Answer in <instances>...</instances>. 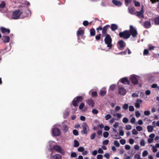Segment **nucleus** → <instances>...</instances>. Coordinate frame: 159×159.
Here are the masks:
<instances>
[{
	"label": "nucleus",
	"mask_w": 159,
	"mask_h": 159,
	"mask_svg": "<svg viewBox=\"0 0 159 159\" xmlns=\"http://www.w3.org/2000/svg\"><path fill=\"white\" fill-rule=\"evenodd\" d=\"M104 39V42L107 45V47H109L110 49L112 47L111 43L112 39L110 34H107L105 36Z\"/></svg>",
	"instance_id": "1"
},
{
	"label": "nucleus",
	"mask_w": 159,
	"mask_h": 159,
	"mask_svg": "<svg viewBox=\"0 0 159 159\" xmlns=\"http://www.w3.org/2000/svg\"><path fill=\"white\" fill-rule=\"evenodd\" d=\"M128 30L130 36L131 35L133 38H135L137 37L138 33L137 29L136 28H134L132 25H130L129 30Z\"/></svg>",
	"instance_id": "2"
},
{
	"label": "nucleus",
	"mask_w": 159,
	"mask_h": 159,
	"mask_svg": "<svg viewBox=\"0 0 159 159\" xmlns=\"http://www.w3.org/2000/svg\"><path fill=\"white\" fill-rule=\"evenodd\" d=\"M128 30H125L119 33V35L121 38L124 39H127L130 37V35Z\"/></svg>",
	"instance_id": "3"
},
{
	"label": "nucleus",
	"mask_w": 159,
	"mask_h": 159,
	"mask_svg": "<svg viewBox=\"0 0 159 159\" xmlns=\"http://www.w3.org/2000/svg\"><path fill=\"white\" fill-rule=\"evenodd\" d=\"M22 13V11H20V10H15L12 13V18L14 19H17L20 17Z\"/></svg>",
	"instance_id": "4"
},
{
	"label": "nucleus",
	"mask_w": 159,
	"mask_h": 159,
	"mask_svg": "<svg viewBox=\"0 0 159 159\" xmlns=\"http://www.w3.org/2000/svg\"><path fill=\"white\" fill-rule=\"evenodd\" d=\"M82 126L83 130L81 131V133L83 134H87L88 131L89 130V126L86 122H83L82 124Z\"/></svg>",
	"instance_id": "5"
},
{
	"label": "nucleus",
	"mask_w": 159,
	"mask_h": 159,
	"mask_svg": "<svg viewBox=\"0 0 159 159\" xmlns=\"http://www.w3.org/2000/svg\"><path fill=\"white\" fill-rule=\"evenodd\" d=\"M143 7V5H142L141 10L140 11H137L135 12L134 15H135L139 18H143L144 17Z\"/></svg>",
	"instance_id": "6"
},
{
	"label": "nucleus",
	"mask_w": 159,
	"mask_h": 159,
	"mask_svg": "<svg viewBox=\"0 0 159 159\" xmlns=\"http://www.w3.org/2000/svg\"><path fill=\"white\" fill-rule=\"evenodd\" d=\"M110 27V25H107L105 26L103 28H102V33L103 37H105L106 35L108 34H107V32L108 29Z\"/></svg>",
	"instance_id": "7"
},
{
	"label": "nucleus",
	"mask_w": 159,
	"mask_h": 159,
	"mask_svg": "<svg viewBox=\"0 0 159 159\" xmlns=\"http://www.w3.org/2000/svg\"><path fill=\"white\" fill-rule=\"evenodd\" d=\"M53 149L62 154L65 153L64 151L62 149L60 146L56 145L53 146Z\"/></svg>",
	"instance_id": "8"
},
{
	"label": "nucleus",
	"mask_w": 159,
	"mask_h": 159,
	"mask_svg": "<svg viewBox=\"0 0 159 159\" xmlns=\"http://www.w3.org/2000/svg\"><path fill=\"white\" fill-rule=\"evenodd\" d=\"M52 133L54 136H58L61 134L60 130L57 128H55L53 129H52Z\"/></svg>",
	"instance_id": "9"
},
{
	"label": "nucleus",
	"mask_w": 159,
	"mask_h": 159,
	"mask_svg": "<svg viewBox=\"0 0 159 159\" xmlns=\"http://www.w3.org/2000/svg\"><path fill=\"white\" fill-rule=\"evenodd\" d=\"M131 83L134 85H136L138 84L139 81L136 76L134 75L131 76L130 78Z\"/></svg>",
	"instance_id": "10"
},
{
	"label": "nucleus",
	"mask_w": 159,
	"mask_h": 159,
	"mask_svg": "<svg viewBox=\"0 0 159 159\" xmlns=\"http://www.w3.org/2000/svg\"><path fill=\"white\" fill-rule=\"evenodd\" d=\"M62 130L65 132H67L69 129L68 126V123L65 122H64L62 123Z\"/></svg>",
	"instance_id": "11"
},
{
	"label": "nucleus",
	"mask_w": 159,
	"mask_h": 159,
	"mask_svg": "<svg viewBox=\"0 0 159 159\" xmlns=\"http://www.w3.org/2000/svg\"><path fill=\"white\" fill-rule=\"evenodd\" d=\"M118 43L120 46L119 49L120 50H123L126 45L125 43L122 40L119 41Z\"/></svg>",
	"instance_id": "12"
},
{
	"label": "nucleus",
	"mask_w": 159,
	"mask_h": 159,
	"mask_svg": "<svg viewBox=\"0 0 159 159\" xmlns=\"http://www.w3.org/2000/svg\"><path fill=\"white\" fill-rule=\"evenodd\" d=\"M150 19L149 20L145 21L143 23V27L146 29H148L151 26V24L150 21Z\"/></svg>",
	"instance_id": "13"
},
{
	"label": "nucleus",
	"mask_w": 159,
	"mask_h": 159,
	"mask_svg": "<svg viewBox=\"0 0 159 159\" xmlns=\"http://www.w3.org/2000/svg\"><path fill=\"white\" fill-rule=\"evenodd\" d=\"M86 102L89 106L92 107H93L95 105V102L91 98L87 100Z\"/></svg>",
	"instance_id": "14"
},
{
	"label": "nucleus",
	"mask_w": 159,
	"mask_h": 159,
	"mask_svg": "<svg viewBox=\"0 0 159 159\" xmlns=\"http://www.w3.org/2000/svg\"><path fill=\"white\" fill-rule=\"evenodd\" d=\"M118 92L120 95H125L126 93V90L124 88L121 87L119 89Z\"/></svg>",
	"instance_id": "15"
},
{
	"label": "nucleus",
	"mask_w": 159,
	"mask_h": 159,
	"mask_svg": "<svg viewBox=\"0 0 159 159\" xmlns=\"http://www.w3.org/2000/svg\"><path fill=\"white\" fill-rule=\"evenodd\" d=\"M84 33V30L82 28H80L77 32V36L78 37H79V36H82Z\"/></svg>",
	"instance_id": "16"
},
{
	"label": "nucleus",
	"mask_w": 159,
	"mask_h": 159,
	"mask_svg": "<svg viewBox=\"0 0 159 159\" xmlns=\"http://www.w3.org/2000/svg\"><path fill=\"white\" fill-rule=\"evenodd\" d=\"M121 82L123 84L125 85H129L130 84V81L129 80H128L127 78V77L123 78L121 79Z\"/></svg>",
	"instance_id": "17"
},
{
	"label": "nucleus",
	"mask_w": 159,
	"mask_h": 159,
	"mask_svg": "<svg viewBox=\"0 0 159 159\" xmlns=\"http://www.w3.org/2000/svg\"><path fill=\"white\" fill-rule=\"evenodd\" d=\"M0 30L1 32L5 34L6 33H7L9 34L10 33V30L8 29H6L4 27H1L0 28Z\"/></svg>",
	"instance_id": "18"
},
{
	"label": "nucleus",
	"mask_w": 159,
	"mask_h": 159,
	"mask_svg": "<svg viewBox=\"0 0 159 159\" xmlns=\"http://www.w3.org/2000/svg\"><path fill=\"white\" fill-rule=\"evenodd\" d=\"M2 40L4 43H8L10 40V38L8 36L4 35L3 36Z\"/></svg>",
	"instance_id": "19"
},
{
	"label": "nucleus",
	"mask_w": 159,
	"mask_h": 159,
	"mask_svg": "<svg viewBox=\"0 0 159 159\" xmlns=\"http://www.w3.org/2000/svg\"><path fill=\"white\" fill-rule=\"evenodd\" d=\"M129 12L131 14L134 15L135 8L134 7H130L128 8Z\"/></svg>",
	"instance_id": "20"
},
{
	"label": "nucleus",
	"mask_w": 159,
	"mask_h": 159,
	"mask_svg": "<svg viewBox=\"0 0 159 159\" xmlns=\"http://www.w3.org/2000/svg\"><path fill=\"white\" fill-rule=\"evenodd\" d=\"M112 2L114 4L118 6H120L122 4V3L120 1L116 0H112Z\"/></svg>",
	"instance_id": "21"
},
{
	"label": "nucleus",
	"mask_w": 159,
	"mask_h": 159,
	"mask_svg": "<svg viewBox=\"0 0 159 159\" xmlns=\"http://www.w3.org/2000/svg\"><path fill=\"white\" fill-rule=\"evenodd\" d=\"M111 30L112 31H114L117 30L118 28V27L116 25L114 24H113L111 25Z\"/></svg>",
	"instance_id": "22"
},
{
	"label": "nucleus",
	"mask_w": 159,
	"mask_h": 159,
	"mask_svg": "<svg viewBox=\"0 0 159 159\" xmlns=\"http://www.w3.org/2000/svg\"><path fill=\"white\" fill-rule=\"evenodd\" d=\"M90 35L91 36H94L95 35L96 31L94 28H92L90 30Z\"/></svg>",
	"instance_id": "23"
},
{
	"label": "nucleus",
	"mask_w": 159,
	"mask_h": 159,
	"mask_svg": "<svg viewBox=\"0 0 159 159\" xmlns=\"http://www.w3.org/2000/svg\"><path fill=\"white\" fill-rule=\"evenodd\" d=\"M53 158L54 159H62L61 156L59 154H56L54 155Z\"/></svg>",
	"instance_id": "24"
},
{
	"label": "nucleus",
	"mask_w": 159,
	"mask_h": 159,
	"mask_svg": "<svg viewBox=\"0 0 159 159\" xmlns=\"http://www.w3.org/2000/svg\"><path fill=\"white\" fill-rule=\"evenodd\" d=\"M154 21L156 25H159V16L156 17L154 19Z\"/></svg>",
	"instance_id": "25"
},
{
	"label": "nucleus",
	"mask_w": 159,
	"mask_h": 159,
	"mask_svg": "<svg viewBox=\"0 0 159 159\" xmlns=\"http://www.w3.org/2000/svg\"><path fill=\"white\" fill-rule=\"evenodd\" d=\"M113 115L114 116H117V118L116 119H115L116 120H119L122 117L121 114L119 113H117L116 114H114Z\"/></svg>",
	"instance_id": "26"
},
{
	"label": "nucleus",
	"mask_w": 159,
	"mask_h": 159,
	"mask_svg": "<svg viewBox=\"0 0 159 159\" xmlns=\"http://www.w3.org/2000/svg\"><path fill=\"white\" fill-rule=\"evenodd\" d=\"M148 131L149 132H151L153 129V127L152 126L148 125L147 127Z\"/></svg>",
	"instance_id": "27"
},
{
	"label": "nucleus",
	"mask_w": 159,
	"mask_h": 159,
	"mask_svg": "<svg viewBox=\"0 0 159 159\" xmlns=\"http://www.w3.org/2000/svg\"><path fill=\"white\" fill-rule=\"evenodd\" d=\"M83 98L81 96H77L76 98V99H75V100H76L77 102H78V103H79L80 102H81L83 100Z\"/></svg>",
	"instance_id": "28"
},
{
	"label": "nucleus",
	"mask_w": 159,
	"mask_h": 159,
	"mask_svg": "<svg viewBox=\"0 0 159 159\" xmlns=\"http://www.w3.org/2000/svg\"><path fill=\"white\" fill-rule=\"evenodd\" d=\"M78 103H79L75 100V99L72 101V105L75 107H77L78 106Z\"/></svg>",
	"instance_id": "29"
},
{
	"label": "nucleus",
	"mask_w": 159,
	"mask_h": 159,
	"mask_svg": "<svg viewBox=\"0 0 159 159\" xmlns=\"http://www.w3.org/2000/svg\"><path fill=\"white\" fill-rule=\"evenodd\" d=\"M106 92L104 90H101L99 93V95L101 96H104L106 94Z\"/></svg>",
	"instance_id": "30"
},
{
	"label": "nucleus",
	"mask_w": 159,
	"mask_h": 159,
	"mask_svg": "<svg viewBox=\"0 0 159 159\" xmlns=\"http://www.w3.org/2000/svg\"><path fill=\"white\" fill-rule=\"evenodd\" d=\"M133 2L134 3V6L135 7H137L140 6V4L139 2L137 1L136 0H134L133 1Z\"/></svg>",
	"instance_id": "31"
},
{
	"label": "nucleus",
	"mask_w": 159,
	"mask_h": 159,
	"mask_svg": "<svg viewBox=\"0 0 159 159\" xmlns=\"http://www.w3.org/2000/svg\"><path fill=\"white\" fill-rule=\"evenodd\" d=\"M127 51L125 50V51H122L120 52L116 53V55H125L126 54Z\"/></svg>",
	"instance_id": "32"
},
{
	"label": "nucleus",
	"mask_w": 159,
	"mask_h": 159,
	"mask_svg": "<svg viewBox=\"0 0 159 159\" xmlns=\"http://www.w3.org/2000/svg\"><path fill=\"white\" fill-rule=\"evenodd\" d=\"M128 105L127 103H125L123 106L122 108L125 110H127L128 108Z\"/></svg>",
	"instance_id": "33"
},
{
	"label": "nucleus",
	"mask_w": 159,
	"mask_h": 159,
	"mask_svg": "<svg viewBox=\"0 0 159 159\" xmlns=\"http://www.w3.org/2000/svg\"><path fill=\"white\" fill-rule=\"evenodd\" d=\"M79 145V143L78 141L76 140H74V147H78Z\"/></svg>",
	"instance_id": "34"
},
{
	"label": "nucleus",
	"mask_w": 159,
	"mask_h": 159,
	"mask_svg": "<svg viewBox=\"0 0 159 159\" xmlns=\"http://www.w3.org/2000/svg\"><path fill=\"white\" fill-rule=\"evenodd\" d=\"M101 34H97L96 36H95V39L97 40H99L101 38Z\"/></svg>",
	"instance_id": "35"
},
{
	"label": "nucleus",
	"mask_w": 159,
	"mask_h": 159,
	"mask_svg": "<svg viewBox=\"0 0 159 159\" xmlns=\"http://www.w3.org/2000/svg\"><path fill=\"white\" fill-rule=\"evenodd\" d=\"M91 95L93 97H96L98 95L96 91L93 92L92 93Z\"/></svg>",
	"instance_id": "36"
},
{
	"label": "nucleus",
	"mask_w": 159,
	"mask_h": 159,
	"mask_svg": "<svg viewBox=\"0 0 159 159\" xmlns=\"http://www.w3.org/2000/svg\"><path fill=\"white\" fill-rule=\"evenodd\" d=\"M109 135V133L107 132H105L103 133V136L105 138H107Z\"/></svg>",
	"instance_id": "37"
},
{
	"label": "nucleus",
	"mask_w": 159,
	"mask_h": 159,
	"mask_svg": "<svg viewBox=\"0 0 159 159\" xmlns=\"http://www.w3.org/2000/svg\"><path fill=\"white\" fill-rule=\"evenodd\" d=\"M114 144L117 147H119L120 146L119 142L117 141H115Z\"/></svg>",
	"instance_id": "38"
},
{
	"label": "nucleus",
	"mask_w": 159,
	"mask_h": 159,
	"mask_svg": "<svg viewBox=\"0 0 159 159\" xmlns=\"http://www.w3.org/2000/svg\"><path fill=\"white\" fill-rule=\"evenodd\" d=\"M89 24V22L87 20H84L83 23V25L85 26H87Z\"/></svg>",
	"instance_id": "39"
},
{
	"label": "nucleus",
	"mask_w": 159,
	"mask_h": 159,
	"mask_svg": "<svg viewBox=\"0 0 159 159\" xmlns=\"http://www.w3.org/2000/svg\"><path fill=\"white\" fill-rule=\"evenodd\" d=\"M148 151L146 150H145L143 152L142 156L143 157H145L148 155Z\"/></svg>",
	"instance_id": "40"
},
{
	"label": "nucleus",
	"mask_w": 159,
	"mask_h": 159,
	"mask_svg": "<svg viewBox=\"0 0 159 159\" xmlns=\"http://www.w3.org/2000/svg\"><path fill=\"white\" fill-rule=\"evenodd\" d=\"M6 5V3L4 2H2L1 4H0V8H4Z\"/></svg>",
	"instance_id": "41"
},
{
	"label": "nucleus",
	"mask_w": 159,
	"mask_h": 159,
	"mask_svg": "<svg viewBox=\"0 0 159 159\" xmlns=\"http://www.w3.org/2000/svg\"><path fill=\"white\" fill-rule=\"evenodd\" d=\"M129 120L126 117H124L122 120V121L123 123H126L128 122Z\"/></svg>",
	"instance_id": "42"
},
{
	"label": "nucleus",
	"mask_w": 159,
	"mask_h": 159,
	"mask_svg": "<svg viewBox=\"0 0 159 159\" xmlns=\"http://www.w3.org/2000/svg\"><path fill=\"white\" fill-rule=\"evenodd\" d=\"M140 145L141 146H144L145 145V143L143 139H142L140 142Z\"/></svg>",
	"instance_id": "43"
},
{
	"label": "nucleus",
	"mask_w": 159,
	"mask_h": 159,
	"mask_svg": "<svg viewBox=\"0 0 159 159\" xmlns=\"http://www.w3.org/2000/svg\"><path fill=\"white\" fill-rule=\"evenodd\" d=\"M84 106V103L83 102H82L79 106V108L80 109H82Z\"/></svg>",
	"instance_id": "44"
},
{
	"label": "nucleus",
	"mask_w": 159,
	"mask_h": 159,
	"mask_svg": "<svg viewBox=\"0 0 159 159\" xmlns=\"http://www.w3.org/2000/svg\"><path fill=\"white\" fill-rule=\"evenodd\" d=\"M111 118V116L110 114H107L105 116L106 120H107Z\"/></svg>",
	"instance_id": "45"
},
{
	"label": "nucleus",
	"mask_w": 159,
	"mask_h": 159,
	"mask_svg": "<svg viewBox=\"0 0 159 159\" xmlns=\"http://www.w3.org/2000/svg\"><path fill=\"white\" fill-rule=\"evenodd\" d=\"M73 134L76 136L78 135H79V133L78 131L76 129H74L73 130Z\"/></svg>",
	"instance_id": "46"
},
{
	"label": "nucleus",
	"mask_w": 159,
	"mask_h": 159,
	"mask_svg": "<svg viewBox=\"0 0 159 159\" xmlns=\"http://www.w3.org/2000/svg\"><path fill=\"white\" fill-rule=\"evenodd\" d=\"M135 118L133 117H132L130 120V122L132 124H134L135 123Z\"/></svg>",
	"instance_id": "47"
},
{
	"label": "nucleus",
	"mask_w": 159,
	"mask_h": 159,
	"mask_svg": "<svg viewBox=\"0 0 159 159\" xmlns=\"http://www.w3.org/2000/svg\"><path fill=\"white\" fill-rule=\"evenodd\" d=\"M102 25H100L98 27L96 28V30L97 31L98 33L99 32V30H102Z\"/></svg>",
	"instance_id": "48"
},
{
	"label": "nucleus",
	"mask_w": 159,
	"mask_h": 159,
	"mask_svg": "<svg viewBox=\"0 0 159 159\" xmlns=\"http://www.w3.org/2000/svg\"><path fill=\"white\" fill-rule=\"evenodd\" d=\"M77 155L76 152H73L71 154V157H77Z\"/></svg>",
	"instance_id": "49"
},
{
	"label": "nucleus",
	"mask_w": 159,
	"mask_h": 159,
	"mask_svg": "<svg viewBox=\"0 0 159 159\" xmlns=\"http://www.w3.org/2000/svg\"><path fill=\"white\" fill-rule=\"evenodd\" d=\"M145 116H149L150 114V111H145L144 112Z\"/></svg>",
	"instance_id": "50"
},
{
	"label": "nucleus",
	"mask_w": 159,
	"mask_h": 159,
	"mask_svg": "<svg viewBox=\"0 0 159 159\" xmlns=\"http://www.w3.org/2000/svg\"><path fill=\"white\" fill-rule=\"evenodd\" d=\"M96 136V133H93V134H92L91 135H90V139L92 140Z\"/></svg>",
	"instance_id": "51"
},
{
	"label": "nucleus",
	"mask_w": 159,
	"mask_h": 159,
	"mask_svg": "<svg viewBox=\"0 0 159 159\" xmlns=\"http://www.w3.org/2000/svg\"><path fill=\"white\" fill-rule=\"evenodd\" d=\"M120 143L122 145H124L126 143L125 140L124 139H121L120 141Z\"/></svg>",
	"instance_id": "52"
},
{
	"label": "nucleus",
	"mask_w": 159,
	"mask_h": 159,
	"mask_svg": "<svg viewBox=\"0 0 159 159\" xmlns=\"http://www.w3.org/2000/svg\"><path fill=\"white\" fill-rule=\"evenodd\" d=\"M149 53L148 50L147 49H145L143 51V55H147Z\"/></svg>",
	"instance_id": "53"
},
{
	"label": "nucleus",
	"mask_w": 159,
	"mask_h": 159,
	"mask_svg": "<svg viewBox=\"0 0 159 159\" xmlns=\"http://www.w3.org/2000/svg\"><path fill=\"white\" fill-rule=\"evenodd\" d=\"M126 129L127 130H130L131 129V126L130 125H126Z\"/></svg>",
	"instance_id": "54"
},
{
	"label": "nucleus",
	"mask_w": 159,
	"mask_h": 159,
	"mask_svg": "<svg viewBox=\"0 0 159 159\" xmlns=\"http://www.w3.org/2000/svg\"><path fill=\"white\" fill-rule=\"evenodd\" d=\"M134 108L133 106H130L129 107V110L130 111H134Z\"/></svg>",
	"instance_id": "55"
},
{
	"label": "nucleus",
	"mask_w": 159,
	"mask_h": 159,
	"mask_svg": "<svg viewBox=\"0 0 159 159\" xmlns=\"http://www.w3.org/2000/svg\"><path fill=\"white\" fill-rule=\"evenodd\" d=\"M136 129L138 131H141L142 129V127L140 126H137L136 127Z\"/></svg>",
	"instance_id": "56"
},
{
	"label": "nucleus",
	"mask_w": 159,
	"mask_h": 159,
	"mask_svg": "<svg viewBox=\"0 0 159 159\" xmlns=\"http://www.w3.org/2000/svg\"><path fill=\"white\" fill-rule=\"evenodd\" d=\"M92 112L93 114H97L98 113V111L96 109H93L92 110Z\"/></svg>",
	"instance_id": "57"
},
{
	"label": "nucleus",
	"mask_w": 159,
	"mask_h": 159,
	"mask_svg": "<svg viewBox=\"0 0 159 159\" xmlns=\"http://www.w3.org/2000/svg\"><path fill=\"white\" fill-rule=\"evenodd\" d=\"M125 3L126 5H127L129 3H130L132 1V0H125Z\"/></svg>",
	"instance_id": "58"
},
{
	"label": "nucleus",
	"mask_w": 159,
	"mask_h": 159,
	"mask_svg": "<svg viewBox=\"0 0 159 159\" xmlns=\"http://www.w3.org/2000/svg\"><path fill=\"white\" fill-rule=\"evenodd\" d=\"M135 116L137 117H139L140 116V113L139 111H137L135 112Z\"/></svg>",
	"instance_id": "59"
},
{
	"label": "nucleus",
	"mask_w": 159,
	"mask_h": 159,
	"mask_svg": "<svg viewBox=\"0 0 159 159\" xmlns=\"http://www.w3.org/2000/svg\"><path fill=\"white\" fill-rule=\"evenodd\" d=\"M132 134L134 135H137L138 134V131L135 129H134L132 131Z\"/></svg>",
	"instance_id": "60"
},
{
	"label": "nucleus",
	"mask_w": 159,
	"mask_h": 159,
	"mask_svg": "<svg viewBox=\"0 0 159 159\" xmlns=\"http://www.w3.org/2000/svg\"><path fill=\"white\" fill-rule=\"evenodd\" d=\"M134 157L135 158H136L137 159H142V158H140V155L137 154H135L134 155Z\"/></svg>",
	"instance_id": "61"
},
{
	"label": "nucleus",
	"mask_w": 159,
	"mask_h": 159,
	"mask_svg": "<svg viewBox=\"0 0 159 159\" xmlns=\"http://www.w3.org/2000/svg\"><path fill=\"white\" fill-rule=\"evenodd\" d=\"M121 109V107L119 106H117L115 108V111H118Z\"/></svg>",
	"instance_id": "62"
},
{
	"label": "nucleus",
	"mask_w": 159,
	"mask_h": 159,
	"mask_svg": "<svg viewBox=\"0 0 159 159\" xmlns=\"http://www.w3.org/2000/svg\"><path fill=\"white\" fill-rule=\"evenodd\" d=\"M78 151L80 152H83L84 150V148L82 147H80L78 149Z\"/></svg>",
	"instance_id": "63"
},
{
	"label": "nucleus",
	"mask_w": 159,
	"mask_h": 159,
	"mask_svg": "<svg viewBox=\"0 0 159 159\" xmlns=\"http://www.w3.org/2000/svg\"><path fill=\"white\" fill-rule=\"evenodd\" d=\"M97 159H102L103 157V156L101 154H98L97 156Z\"/></svg>",
	"instance_id": "64"
}]
</instances>
